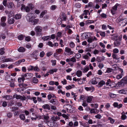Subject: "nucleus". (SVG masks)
I'll return each mask as SVG.
<instances>
[{"label": "nucleus", "instance_id": "obj_52", "mask_svg": "<svg viewBox=\"0 0 127 127\" xmlns=\"http://www.w3.org/2000/svg\"><path fill=\"white\" fill-rule=\"evenodd\" d=\"M6 20L5 16H3L1 18V21L2 22H4Z\"/></svg>", "mask_w": 127, "mask_h": 127}, {"label": "nucleus", "instance_id": "obj_41", "mask_svg": "<svg viewBox=\"0 0 127 127\" xmlns=\"http://www.w3.org/2000/svg\"><path fill=\"white\" fill-rule=\"evenodd\" d=\"M7 117L9 118H11L13 115V114L10 112H9L6 114Z\"/></svg>", "mask_w": 127, "mask_h": 127}, {"label": "nucleus", "instance_id": "obj_44", "mask_svg": "<svg viewBox=\"0 0 127 127\" xmlns=\"http://www.w3.org/2000/svg\"><path fill=\"white\" fill-rule=\"evenodd\" d=\"M34 68V66H33L30 65L28 69V70L29 71L33 70Z\"/></svg>", "mask_w": 127, "mask_h": 127}, {"label": "nucleus", "instance_id": "obj_20", "mask_svg": "<svg viewBox=\"0 0 127 127\" xmlns=\"http://www.w3.org/2000/svg\"><path fill=\"white\" fill-rule=\"evenodd\" d=\"M82 74V72L80 70H78L76 72V75L78 77H80Z\"/></svg>", "mask_w": 127, "mask_h": 127}, {"label": "nucleus", "instance_id": "obj_46", "mask_svg": "<svg viewBox=\"0 0 127 127\" xmlns=\"http://www.w3.org/2000/svg\"><path fill=\"white\" fill-rule=\"evenodd\" d=\"M86 25L90 24L94 22V21L92 20H88L86 21Z\"/></svg>", "mask_w": 127, "mask_h": 127}, {"label": "nucleus", "instance_id": "obj_57", "mask_svg": "<svg viewBox=\"0 0 127 127\" xmlns=\"http://www.w3.org/2000/svg\"><path fill=\"white\" fill-rule=\"evenodd\" d=\"M19 111H15L14 113V116H17L19 114Z\"/></svg>", "mask_w": 127, "mask_h": 127}, {"label": "nucleus", "instance_id": "obj_42", "mask_svg": "<svg viewBox=\"0 0 127 127\" xmlns=\"http://www.w3.org/2000/svg\"><path fill=\"white\" fill-rule=\"evenodd\" d=\"M18 38V39L20 40H22L24 38V36L23 35H19Z\"/></svg>", "mask_w": 127, "mask_h": 127}, {"label": "nucleus", "instance_id": "obj_5", "mask_svg": "<svg viewBox=\"0 0 127 127\" xmlns=\"http://www.w3.org/2000/svg\"><path fill=\"white\" fill-rule=\"evenodd\" d=\"M49 102L55 105H57L59 104V101L56 99H51Z\"/></svg>", "mask_w": 127, "mask_h": 127}, {"label": "nucleus", "instance_id": "obj_21", "mask_svg": "<svg viewBox=\"0 0 127 127\" xmlns=\"http://www.w3.org/2000/svg\"><path fill=\"white\" fill-rule=\"evenodd\" d=\"M13 5V4L12 2L8 3L7 4L8 7L11 8H12Z\"/></svg>", "mask_w": 127, "mask_h": 127}, {"label": "nucleus", "instance_id": "obj_35", "mask_svg": "<svg viewBox=\"0 0 127 127\" xmlns=\"http://www.w3.org/2000/svg\"><path fill=\"white\" fill-rule=\"evenodd\" d=\"M11 109L12 111H15L18 109V108L17 107L14 106L12 107Z\"/></svg>", "mask_w": 127, "mask_h": 127}, {"label": "nucleus", "instance_id": "obj_17", "mask_svg": "<svg viewBox=\"0 0 127 127\" xmlns=\"http://www.w3.org/2000/svg\"><path fill=\"white\" fill-rule=\"evenodd\" d=\"M10 76L9 75H7L5 77V79L7 81L11 82V81H13L14 80L13 78L10 77Z\"/></svg>", "mask_w": 127, "mask_h": 127}, {"label": "nucleus", "instance_id": "obj_51", "mask_svg": "<svg viewBox=\"0 0 127 127\" xmlns=\"http://www.w3.org/2000/svg\"><path fill=\"white\" fill-rule=\"evenodd\" d=\"M96 60L98 62H101V57H100L97 56L96 58Z\"/></svg>", "mask_w": 127, "mask_h": 127}, {"label": "nucleus", "instance_id": "obj_12", "mask_svg": "<svg viewBox=\"0 0 127 127\" xmlns=\"http://www.w3.org/2000/svg\"><path fill=\"white\" fill-rule=\"evenodd\" d=\"M8 23L10 24H13L15 21L14 17L11 18H8Z\"/></svg>", "mask_w": 127, "mask_h": 127}, {"label": "nucleus", "instance_id": "obj_27", "mask_svg": "<svg viewBox=\"0 0 127 127\" xmlns=\"http://www.w3.org/2000/svg\"><path fill=\"white\" fill-rule=\"evenodd\" d=\"M4 48H1L0 49V54L1 55H3L5 53L4 51Z\"/></svg>", "mask_w": 127, "mask_h": 127}, {"label": "nucleus", "instance_id": "obj_11", "mask_svg": "<svg viewBox=\"0 0 127 127\" xmlns=\"http://www.w3.org/2000/svg\"><path fill=\"white\" fill-rule=\"evenodd\" d=\"M121 40L119 39H116L114 42V44L115 46L119 45L120 44Z\"/></svg>", "mask_w": 127, "mask_h": 127}, {"label": "nucleus", "instance_id": "obj_62", "mask_svg": "<svg viewBox=\"0 0 127 127\" xmlns=\"http://www.w3.org/2000/svg\"><path fill=\"white\" fill-rule=\"evenodd\" d=\"M7 65L6 64H2L1 65L0 67L1 68H2L7 67Z\"/></svg>", "mask_w": 127, "mask_h": 127}, {"label": "nucleus", "instance_id": "obj_64", "mask_svg": "<svg viewBox=\"0 0 127 127\" xmlns=\"http://www.w3.org/2000/svg\"><path fill=\"white\" fill-rule=\"evenodd\" d=\"M47 43V44H48L49 46L51 47H53V44L51 41H49Z\"/></svg>", "mask_w": 127, "mask_h": 127}, {"label": "nucleus", "instance_id": "obj_8", "mask_svg": "<svg viewBox=\"0 0 127 127\" xmlns=\"http://www.w3.org/2000/svg\"><path fill=\"white\" fill-rule=\"evenodd\" d=\"M29 21L30 22H31L32 23V24L34 25L37 24V22L38 21V19H36L32 20L31 19H30Z\"/></svg>", "mask_w": 127, "mask_h": 127}, {"label": "nucleus", "instance_id": "obj_9", "mask_svg": "<svg viewBox=\"0 0 127 127\" xmlns=\"http://www.w3.org/2000/svg\"><path fill=\"white\" fill-rule=\"evenodd\" d=\"M25 76H26V78L29 79L31 78L33 76V74L31 73H27L25 74Z\"/></svg>", "mask_w": 127, "mask_h": 127}, {"label": "nucleus", "instance_id": "obj_39", "mask_svg": "<svg viewBox=\"0 0 127 127\" xmlns=\"http://www.w3.org/2000/svg\"><path fill=\"white\" fill-rule=\"evenodd\" d=\"M90 32L86 33L85 35V37L87 38H88L89 37H90Z\"/></svg>", "mask_w": 127, "mask_h": 127}, {"label": "nucleus", "instance_id": "obj_55", "mask_svg": "<svg viewBox=\"0 0 127 127\" xmlns=\"http://www.w3.org/2000/svg\"><path fill=\"white\" fill-rule=\"evenodd\" d=\"M70 59V62H72L73 63H75L76 62V59L74 57H72V58H71Z\"/></svg>", "mask_w": 127, "mask_h": 127}, {"label": "nucleus", "instance_id": "obj_10", "mask_svg": "<svg viewBox=\"0 0 127 127\" xmlns=\"http://www.w3.org/2000/svg\"><path fill=\"white\" fill-rule=\"evenodd\" d=\"M14 61L15 60L10 58H6L3 60L2 61L3 63H5L8 62H14Z\"/></svg>", "mask_w": 127, "mask_h": 127}, {"label": "nucleus", "instance_id": "obj_58", "mask_svg": "<svg viewBox=\"0 0 127 127\" xmlns=\"http://www.w3.org/2000/svg\"><path fill=\"white\" fill-rule=\"evenodd\" d=\"M25 74L22 75H21V78L22 79V81L23 82H24V81L25 80V78H26V76H25Z\"/></svg>", "mask_w": 127, "mask_h": 127}, {"label": "nucleus", "instance_id": "obj_23", "mask_svg": "<svg viewBox=\"0 0 127 127\" xmlns=\"http://www.w3.org/2000/svg\"><path fill=\"white\" fill-rule=\"evenodd\" d=\"M19 117L20 119L23 121H24L25 119V116L24 114H21L20 115Z\"/></svg>", "mask_w": 127, "mask_h": 127}, {"label": "nucleus", "instance_id": "obj_50", "mask_svg": "<svg viewBox=\"0 0 127 127\" xmlns=\"http://www.w3.org/2000/svg\"><path fill=\"white\" fill-rule=\"evenodd\" d=\"M113 69L110 68H108L107 69L106 72L107 73H110L112 71Z\"/></svg>", "mask_w": 127, "mask_h": 127}, {"label": "nucleus", "instance_id": "obj_16", "mask_svg": "<svg viewBox=\"0 0 127 127\" xmlns=\"http://www.w3.org/2000/svg\"><path fill=\"white\" fill-rule=\"evenodd\" d=\"M42 107L45 109L50 110V106L47 104L44 105L42 106Z\"/></svg>", "mask_w": 127, "mask_h": 127}, {"label": "nucleus", "instance_id": "obj_48", "mask_svg": "<svg viewBox=\"0 0 127 127\" xmlns=\"http://www.w3.org/2000/svg\"><path fill=\"white\" fill-rule=\"evenodd\" d=\"M109 95L112 98H115L116 96V95L115 94L112 93H110L109 94Z\"/></svg>", "mask_w": 127, "mask_h": 127}, {"label": "nucleus", "instance_id": "obj_34", "mask_svg": "<svg viewBox=\"0 0 127 127\" xmlns=\"http://www.w3.org/2000/svg\"><path fill=\"white\" fill-rule=\"evenodd\" d=\"M108 119L110 121V123L112 124H113L115 122L114 120L110 117H109Z\"/></svg>", "mask_w": 127, "mask_h": 127}, {"label": "nucleus", "instance_id": "obj_61", "mask_svg": "<svg viewBox=\"0 0 127 127\" xmlns=\"http://www.w3.org/2000/svg\"><path fill=\"white\" fill-rule=\"evenodd\" d=\"M56 51L58 53H60L63 51V50L62 49L59 48L57 49Z\"/></svg>", "mask_w": 127, "mask_h": 127}, {"label": "nucleus", "instance_id": "obj_13", "mask_svg": "<svg viewBox=\"0 0 127 127\" xmlns=\"http://www.w3.org/2000/svg\"><path fill=\"white\" fill-rule=\"evenodd\" d=\"M85 89L87 91H91V92H92L94 90V88L93 87H85Z\"/></svg>", "mask_w": 127, "mask_h": 127}, {"label": "nucleus", "instance_id": "obj_49", "mask_svg": "<svg viewBox=\"0 0 127 127\" xmlns=\"http://www.w3.org/2000/svg\"><path fill=\"white\" fill-rule=\"evenodd\" d=\"M100 35L103 37H104L105 36V33L104 32H99Z\"/></svg>", "mask_w": 127, "mask_h": 127}, {"label": "nucleus", "instance_id": "obj_30", "mask_svg": "<svg viewBox=\"0 0 127 127\" xmlns=\"http://www.w3.org/2000/svg\"><path fill=\"white\" fill-rule=\"evenodd\" d=\"M42 117L44 119L46 120H48L49 119V117L48 116V114H47L46 115H44Z\"/></svg>", "mask_w": 127, "mask_h": 127}, {"label": "nucleus", "instance_id": "obj_4", "mask_svg": "<svg viewBox=\"0 0 127 127\" xmlns=\"http://www.w3.org/2000/svg\"><path fill=\"white\" fill-rule=\"evenodd\" d=\"M21 9L22 11H25L26 12H28L30 10V8L29 7H25V5L23 4L22 5Z\"/></svg>", "mask_w": 127, "mask_h": 127}, {"label": "nucleus", "instance_id": "obj_60", "mask_svg": "<svg viewBox=\"0 0 127 127\" xmlns=\"http://www.w3.org/2000/svg\"><path fill=\"white\" fill-rule=\"evenodd\" d=\"M10 82V87L12 88H14L15 86L14 84V83L13 82Z\"/></svg>", "mask_w": 127, "mask_h": 127}, {"label": "nucleus", "instance_id": "obj_40", "mask_svg": "<svg viewBox=\"0 0 127 127\" xmlns=\"http://www.w3.org/2000/svg\"><path fill=\"white\" fill-rule=\"evenodd\" d=\"M39 69L37 66H34L33 70L34 71L37 72L39 71Z\"/></svg>", "mask_w": 127, "mask_h": 127}, {"label": "nucleus", "instance_id": "obj_33", "mask_svg": "<svg viewBox=\"0 0 127 127\" xmlns=\"http://www.w3.org/2000/svg\"><path fill=\"white\" fill-rule=\"evenodd\" d=\"M14 16L13 13L12 12H10L8 14V18H11Z\"/></svg>", "mask_w": 127, "mask_h": 127}, {"label": "nucleus", "instance_id": "obj_56", "mask_svg": "<svg viewBox=\"0 0 127 127\" xmlns=\"http://www.w3.org/2000/svg\"><path fill=\"white\" fill-rule=\"evenodd\" d=\"M56 60H51V62L52 63V65H55L56 64Z\"/></svg>", "mask_w": 127, "mask_h": 127}, {"label": "nucleus", "instance_id": "obj_54", "mask_svg": "<svg viewBox=\"0 0 127 127\" xmlns=\"http://www.w3.org/2000/svg\"><path fill=\"white\" fill-rule=\"evenodd\" d=\"M25 47L28 49H29L31 48L32 45L30 44H26Z\"/></svg>", "mask_w": 127, "mask_h": 127}, {"label": "nucleus", "instance_id": "obj_38", "mask_svg": "<svg viewBox=\"0 0 127 127\" xmlns=\"http://www.w3.org/2000/svg\"><path fill=\"white\" fill-rule=\"evenodd\" d=\"M62 20L65 21L66 20V15L64 14H63L62 16V17L61 18Z\"/></svg>", "mask_w": 127, "mask_h": 127}, {"label": "nucleus", "instance_id": "obj_32", "mask_svg": "<svg viewBox=\"0 0 127 127\" xmlns=\"http://www.w3.org/2000/svg\"><path fill=\"white\" fill-rule=\"evenodd\" d=\"M33 82L34 83H37L38 81V80L35 77H33Z\"/></svg>", "mask_w": 127, "mask_h": 127}, {"label": "nucleus", "instance_id": "obj_31", "mask_svg": "<svg viewBox=\"0 0 127 127\" xmlns=\"http://www.w3.org/2000/svg\"><path fill=\"white\" fill-rule=\"evenodd\" d=\"M123 76V73H121L120 74H119L117 75L116 78L117 79H119L121 78Z\"/></svg>", "mask_w": 127, "mask_h": 127}, {"label": "nucleus", "instance_id": "obj_37", "mask_svg": "<svg viewBox=\"0 0 127 127\" xmlns=\"http://www.w3.org/2000/svg\"><path fill=\"white\" fill-rule=\"evenodd\" d=\"M47 13L46 11H44L42 12L40 14V17L41 18L43 17L44 14Z\"/></svg>", "mask_w": 127, "mask_h": 127}, {"label": "nucleus", "instance_id": "obj_29", "mask_svg": "<svg viewBox=\"0 0 127 127\" xmlns=\"http://www.w3.org/2000/svg\"><path fill=\"white\" fill-rule=\"evenodd\" d=\"M88 6L89 7L95 8V6L94 5L93 3L92 2H89L88 4Z\"/></svg>", "mask_w": 127, "mask_h": 127}, {"label": "nucleus", "instance_id": "obj_7", "mask_svg": "<svg viewBox=\"0 0 127 127\" xmlns=\"http://www.w3.org/2000/svg\"><path fill=\"white\" fill-rule=\"evenodd\" d=\"M98 79V78H93L90 81V82L93 84H96L97 83V80Z\"/></svg>", "mask_w": 127, "mask_h": 127}, {"label": "nucleus", "instance_id": "obj_3", "mask_svg": "<svg viewBox=\"0 0 127 127\" xmlns=\"http://www.w3.org/2000/svg\"><path fill=\"white\" fill-rule=\"evenodd\" d=\"M38 55V51H34L31 54V57H32L33 58H34L36 60L38 59L37 57Z\"/></svg>", "mask_w": 127, "mask_h": 127}, {"label": "nucleus", "instance_id": "obj_53", "mask_svg": "<svg viewBox=\"0 0 127 127\" xmlns=\"http://www.w3.org/2000/svg\"><path fill=\"white\" fill-rule=\"evenodd\" d=\"M47 88L48 90H53L54 89V87L52 86H49L47 87Z\"/></svg>", "mask_w": 127, "mask_h": 127}, {"label": "nucleus", "instance_id": "obj_19", "mask_svg": "<svg viewBox=\"0 0 127 127\" xmlns=\"http://www.w3.org/2000/svg\"><path fill=\"white\" fill-rule=\"evenodd\" d=\"M25 60L24 59H22L18 61L15 62V64L16 65H18L22 62H24Z\"/></svg>", "mask_w": 127, "mask_h": 127}, {"label": "nucleus", "instance_id": "obj_24", "mask_svg": "<svg viewBox=\"0 0 127 127\" xmlns=\"http://www.w3.org/2000/svg\"><path fill=\"white\" fill-rule=\"evenodd\" d=\"M93 97L92 96H88L87 100V102L88 103H90L92 100Z\"/></svg>", "mask_w": 127, "mask_h": 127}, {"label": "nucleus", "instance_id": "obj_47", "mask_svg": "<svg viewBox=\"0 0 127 127\" xmlns=\"http://www.w3.org/2000/svg\"><path fill=\"white\" fill-rule=\"evenodd\" d=\"M98 67L101 69L102 68L104 67L103 64L102 63H100L98 65Z\"/></svg>", "mask_w": 127, "mask_h": 127}, {"label": "nucleus", "instance_id": "obj_25", "mask_svg": "<svg viewBox=\"0 0 127 127\" xmlns=\"http://www.w3.org/2000/svg\"><path fill=\"white\" fill-rule=\"evenodd\" d=\"M18 50L20 52H24L25 51V49L23 47H20L18 49Z\"/></svg>", "mask_w": 127, "mask_h": 127}, {"label": "nucleus", "instance_id": "obj_59", "mask_svg": "<svg viewBox=\"0 0 127 127\" xmlns=\"http://www.w3.org/2000/svg\"><path fill=\"white\" fill-rule=\"evenodd\" d=\"M95 117L96 118L99 119H100L102 117L101 115L99 114H97V115H95Z\"/></svg>", "mask_w": 127, "mask_h": 127}, {"label": "nucleus", "instance_id": "obj_63", "mask_svg": "<svg viewBox=\"0 0 127 127\" xmlns=\"http://www.w3.org/2000/svg\"><path fill=\"white\" fill-rule=\"evenodd\" d=\"M45 54V53L43 51L41 52L40 54V56L41 57H43Z\"/></svg>", "mask_w": 127, "mask_h": 127}, {"label": "nucleus", "instance_id": "obj_36", "mask_svg": "<svg viewBox=\"0 0 127 127\" xmlns=\"http://www.w3.org/2000/svg\"><path fill=\"white\" fill-rule=\"evenodd\" d=\"M15 17L16 19H19L21 18V15L19 14H17L16 15Z\"/></svg>", "mask_w": 127, "mask_h": 127}, {"label": "nucleus", "instance_id": "obj_14", "mask_svg": "<svg viewBox=\"0 0 127 127\" xmlns=\"http://www.w3.org/2000/svg\"><path fill=\"white\" fill-rule=\"evenodd\" d=\"M97 110V109H95L94 108H92L90 110V113H94V114H97L99 112V110H98L97 111L96 110Z\"/></svg>", "mask_w": 127, "mask_h": 127}, {"label": "nucleus", "instance_id": "obj_22", "mask_svg": "<svg viewBox=\"0 0 127 127\" xmlns=\"http://www.w3.org/2000/svg\"><path fill=\"white\" fill-rule=\"evenodd\" d=\"M62 20L61 18L59 19L57 21V24L59 26L62 23Z\"/></svg>", "mask_w": 127, "mask_h": 127}, {"label": "nucleus", "instance_id": "obj_18", "mask_svg": "<svg viewBox=\"0 0 127 127\" xmlns=\"http://www.w3.org/2000/svg\"><path fill=\"white\" fill-rule=\"evenodd\" d=\"M47 124L48 126L51 127H54V122L52 121H48L47 122Z\"/></svg>", "mask_w": 127, "mask_h": 127}, {"label": "nucleus", "instance_id": "obj_45", "mask_svg": "<svg viewBox=\"0 0 127 127\" xmlns=\"http://www.w3.org/2000/svg\"><path fill=\"white\" fill-rule=\"evenodd\" d=\"M119 93L120 94H124L125 93V90L124 89L121 90L119 91Z\"/></svg>", "mask_w": 127, "mask_h": 127}, {"label": "nucleus", "instance_id": "obj_6", "mask_svg": "<svg viewBox=\"0 0 127 127\" xmlns=\"http://www.w3.org/2000/svg\"><path fill=\"white\" fill-rule=\"evenodd\" d=\"M65 51L66 52H67L69 54L68 55H72L73 54V52L71 51V49L68 47H65Z\"/></svg>", "mask_w": 127, "mask_h": 127}, {"label": "nucleus", "instance_id": "obj_15", "mask_svg": "<svg viewBox=\"0 0 127 127\" xmlns=\"http://www.w3.org/2000/svg\"><path fill=\"white\" fill-rule=\"evenodd\" d=\"M41 38L44 41H46L48 40H51V37L50 36H43Z\"/></svg>", "mask_w": 127, "mask_h": 127}, {"label": "nucleus", "instance_id": "obj_28", "mask_svg": "<svg viewBox=\"0 0 127 127\" xmlns=\"http://www.w3.org/2000/svg\"><path fill=\"white\" fill-rule=\"evenodd\" d=\"M105 84V82L103 81H100L98 84V85H99V87H101L103 86V85Z\"/></svg>", "mask_w": 127, "mask_h": 127}, {"label": "nucleus", "instance_id": "obj_43", "mask_svg": "<svg viewBox=\"0 0 127 127\" xmlns=\"http://www.w3.org/2000/svg\"><path fill=\"white\" fill-rule=\"evenodd\" d=\"M75 45L74 43L72 42H71L70 43V46L71 48H73L75 46Z\"/></svg>", "mask_w": 127, "mask_h": 127}, {"label": "nucleus", "instance_id": "obj_2", "mask_svg": "<svg viewBox=\"0 0 127 127\" xmlns=\"http://www.w3.org/2000/svg\"><path fill=\"white\" fill-rule=\"evenodd\" d=\"M13 98H15L16 99H20L22 100H25L26 99V98L24 96L18 95L16 94H14L13 96Z\"/></svg>", "mask_w": 127, "mask_h": 127}, {"label": "nucleus", "instance_id": "obj_1", "mask_svg": "<svg viewBox=\"0 0 127 127\" xmlns=\"http://www.w3.org/2000/svg\"><path fill=\"white\" fill-rule=\"evenodd\" d=\"M35 30L37 35L39 36H40L42 34L41 33L42 30V28L40 26H37L36 27Z\"/></svg>", "mask_w": 127, "mask_h": 127}, {"label": "nucleus", "instance_id": "obj_26", "mask_svg": "<svg viewBox=\"0 0 127 127\" xmlns=\"http://www.w3.org/2000/svg\"><path fill=\"white\" fill-rule=\"evenodd\" d=\"M87 41L89 43L92 42L93 41V37H89L88 39L87 40Z\"/></svg>", "mask_w": 127, "mask_h": 127}]
</instances>
